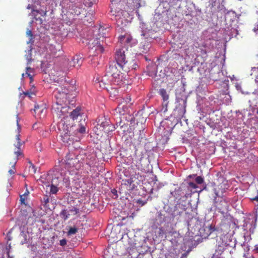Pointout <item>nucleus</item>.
Returning <instances> with one entry per match:
<instances>
[{"label": "nucleus", "mask_w": 258, "mask_h": 258, "mask_svg": "<svg viewBox=\"0 0 258 258\" xmlns=\"http://www.w3.org/2000/svg\"><path fill=\"white\" fill-rule=\"evenodd\" d=\"M69 91L66 86L59 85L55 88L53 91V95L56 99L55 102H64L67 99V96Z\"/></svg>", "instance_id": "obj_7"}, {"label": "nucleus", "mask_w": 258, "mask_h": 258, "mask_svg": "<svg viewBox=\"0 0 258 258\" xmlns=\"http://www.w3.org/2000/svg\"><path fill=\"white\" fill-rule=\"evenodd\" d=\"M132 40V37L128 34L121 35L119 37V43L122 45L131 46L130 43Z\"/></svg>", "instance_id": "obj_15"}, {"label": "nucleus", "mask_w": 258, "mask_h": 258, "mask_svg": "<svg viewBox=\"0 0 258 258\" xmlns=\"http://www.w3.org/2000/svg\"><path fill=\"white\" fill-rule=\"evenodd\" d=\"M188 184L189 186L192 188L195 189L197 187V185L194 182H189Z\"/></svg>", "instance_id": "obj_34"}, {"label": "nucleus", "mask_w": 258, "mask_h": 258, "mask_svg": "<svg viewBox=\"0 0 258 258\" xmlns=\"http://www.w3.org/2000/svg\"><path fill=\"white\" fill-rule=\"evenodd\" d=\"M17 159H15V160L14 161V163H12V166L13 167V169H11L9 170V173L12 175V174H14L16 172V169H15V165L16 164V163L17 162Z\"/></svg>", "instance_id": "obj_27"}, {"label": "nucleus", "mask_w": 258, "mask_h": 258, "mask_svg": "<svg viewBox=\"0 0 258 258\" xmlns=\"http://www.w3.org/2000/svg\"><path fill=\"white\" fill-rule=\"evenodd\" d=\"M26 33H27V35L28 36H31V37H32V36H33L32 32V31H31V30H28L27 31Z\"/></svg>", "instance_id": "obj_39"}, {"label": "nucleus", "mask_w": 258, "mask_h": 258, "mask_svg": "<svg viewBox=\"0 0 258 258\" xmlns=\"http://www.w3.org/2000/svg\"><path fill=\"white\" fill-rule=\"evenodd\" d=\"M217 207L220 212L224 213L228 208V204L225 200H222L218 204Z\"/></svg>", "instance_id": "obj_19"}, {"label": "nucleus", "mask_w": 258, "mask_h": 258, "mask_svg": "<svg viewBox=\"0 0 258 258\" xmlns=\"http://www.w3.org/2000/svg\"><path fill=\"white\" fill-rule=\"evenodd\" d=\"M29 163L30 164L29 171H31L33 174L35 173L36 172V168L31 161H30Z\"/></svg>", "instance_id": "obj_29"}, {"label": "nucleus", "mask_w": 258, "mask_h": 258, "mask_svg": "<svg viewBox=\"0 0 258 258\" xmlns=\"http://www.w3.org/2000/svg\"><path fill=\"white\" fill-rule=\"evenodd\" d=\"M131 101V97L130 96L127 97L126 98L125 100V102H126V103H130Z\"/></svg>", "instance_id": "obj_40"}, {"label": "nucleus", "mask_w": 258, "mask_h": 258, "mask_svg": "<svg viewBox=\"0 0 258 258\" xmlns=\"http://www.w3.org/2000/svg\"><path fill=\"white\" fill-rule=\"evenodd\" d=\"M26 74L29 77V78L30 79V83H32L33 81V76L31 74H30V73H28V72H26Z\"/></svg>", "instance_id": "obj_38"}, {"label": "nucleus", "mask_w": 258, "mask_h": 258, "mask_svg": "<svg viewBox=\"0 0 258 258\" xmlns=\"http://www.w3.org/2000/svg\"><path fill=\"white\" fill-rule=\"evenodd\" d=\"M81 108L80 107H77L76 109H74L70 113L69 116L73 119L75 120L78 118V117L81 115Z\"/></svg>", "instance_id": "obj_16"}, {"label": "nucleus", "mask_w": 258, "mask_h": 258, "mask_svg": "<svg viewBox=\"0 0 258 258\" xmlns=\"http://www.w3.org/2000/svg\"><path fill=\"white\" fill-rule=\"evenodd\" d=\"M71 156L70 155L66 156L65 167L70 172H75L76 171L75 170H79L83 166L86 159V155L85 153H80L74 158H71Z\"/></svg>", "instance_id": "obj_3"}, {"label": "nucleus", "mask_w": 258, "mask_h": 258, "mask_svg": "<svg viewBox=\"0 0 258 258\" xmlns=\"http://www.w3.org/2000/svg\"><path fill=\"white\" fill-rule=\"evenodd\" d=\"M78 125L79 127H78L77 128H76V129L74 130V132H73V133L75 134L76 136H79L80 137V134H84L85 133L86 128L83 125L80 126L79 124H78Z\"/></svg>", "instance_id": "obj_20"}, {"label": "nucleus", "mask_w": 258, "mask_h": 258, "mask_svg": "<svg viewBox=\"0 0 258 258\" xmlns=\"http://www.w3.org/2000/svg\"><path fill=\"white\" fill-rule=\"evenodd\" d=\"M115 61H113V62H116L117 63L121 64L122 66H124V65L126 63L125 60V50L123 46L121 48L116 49L115 55Z\"/></svg>", "instance_id": "obj_11"}, {"label": "nucleus", "mask_w": 258, "mask_h": 258, "mask_svg": "<svg viewBox=\"0 0 258 258\" xmlns=\"http://www.w3.org/2000/svg\"><path fill=\"white\" fill-rule=\"evenodd\" d=\"M66 121L62 123L63 131L61 133V137L62 142L64 143L71 145L73 144L75 142H79L81 140V137L79 136H76L75 134L71 133L74 132V128L76 127V125H72L70 127L66 125L67 128H65Z\"/></svg>", "instance_id": "obj_4"}, {"label": "nucleus", "mask_w": 258, "mask_h": 258, "mask_svg": "<svg viewBox=\"0 0 258 258\" xmlns=\"http://www.w3.org/2000/svg\"><path fill=\"white\" fill-rule=\"evenodd\" d=\"M177 101H178V102H179V101H180L179 99H177Z\"/></svg>", "instance_id": "obj_47"}, {"label": "nucleus", "mask_w": 258, "mask_h": 258, "mask_svg": "<svg viewBox=\"0 0 258 258\" xmlns=\"http://www.w3.org/2000/svg\"><path fill=\"white\" fill-rule=\"evenodd\" d=\"M42 202L44 204V205L46 207L47 206V204L49 201V198L47 195H44L41 200Z\"/></svg>", "instance_id": "obj_28"}, {"label": "nucleus", "mask_w": 258, "mask_h": 258, "mask_svg": "<svg viewBox=\"0 0 258 258\" xmlns=\"http://www.w3.org/2000/svg\"><path fill=\"white\" fill-rule=\"evenodd\" d=\"M17 125L18 126V132L20 131V125L19 124V120L18 119H17ZM16 141L17 143L14 144L15 146V148L14 149V152L15 155L16 156V159L18 160L19 157H24V155L23 154V148L24 147V142L21 141L20 139V135L19 133H18V135H16Z\"/></svg>", "instance_id": "obj_6"}, {"label": "nucleus", "mask_w": 258, "mask_h": 258, "mask_svg": "<svg viewBox=\"0 0 258 258\" xmlns=\"http://www.w3.org/2000/svg\"><path fill=\"white\" fill-rule=\"evenodd\" d=\"M46 110V108L43 105H35L34 109L35 113L40 118L45 116Z\"/></svg>", "instance_id": "obj_14"}, {"label": "nucleus", "mask_w": 258, "mask_h": 258, "mask_svg": "<svg viewBox=\"0 0 258 258\" xmlns=\"http://www.w3.org/2000/svg\"><path fill=\"white\" fill-rule=\"evenodd\" d=\"M112 194H113L114 195H117V190H115V189H113L112 190Z\"/></svg>", "instance_id": "obj_41"}, {"label": "nucleus", "mask_w": 258, "mask_h": 258, "mask_svg": "<svg viewBox=\"0 0 258 258\" xmlns=\"http://www.w3.org/2000/svg\"><path fill=\"white\" fill-rule=\"evenodd\" d=\"M121 86L112 85L110 87H109L106 90L110 94L111 96H115L118 94V88Z\"/></svg>", "instance_id": "obj_17"}, {"label": "nucleus", "mask_w": 258, "mask_h": 258, "mask_svg": "<svg viewBox=\"0 0 258 258\" xmlns=\"http://www.w3.org/2000/svg\"><path fill=\"white\" fill-rule=\"evenodd\" d=\"M181 101H182L183 102V111H182V113H184L185 112V111H186V110H185L186 103V99H181Z\"/></svg>", "instance_id": "obj_33"}, {"label": "nucleus", "mask_w": 258, "mask_h": 258, "mask_svg": "<svg viewBox=\"0 0 258 258\" xmlns=\"http://www.w3.org/2000/svg\"><path fill=\"white\" fill-rule=\"evenodd\" d=\"M254 250L257 253H258V245H256L255 246Z\"/></svg>", "instance_id": "obj_43"}, {"label": "nucleus", "mask_w": 258, "mask_h": 258, "mask_svg": "<svg viewBox=\"0 0 258 258\" xmlns=\"http://www.w3.org/2000/svg\"><path fill=\"white\" fill-rule=\"evenodd\" d=\"M159 94L162 96L164 101H166L169 98V96L164 89H161L159 90Z\"/></svg>", "instance_id": "obj_22"}, {"label": "nucleus", "mask_w": 258, "mask_h": 258, "mask_svg": "<svg viewBox=\"0 0 258 258\" xmlns=\"http://www.w3.org/2000/svg\"><path fill=\"white\" fill-rule=\"evenodd\" d=\"M138 175H132L130 178L123 180L122 186H126L128 190L134 189L141 183V180L138 178Z\"/></svg>", "instance_id": "obj_9"}, {"label": "nucleus", "mask_w": 258, "mask_h": 258, "mask_svg": "<svg viewBox=\"0 0 258 258\" xmlns=\"http://www.w3.org/2000/svg\"><path fill=\"white\" fill-rule=\"evenodd\" d=\"M20 201H21L22 203H23L25 201V199L22 197V196H21Z\"/></svg>", "instance_id": "obj_42"}, {"label": "nucleus", "mask_w": 258, "mask_h": 258, "mask_svg": "<svg viewBox=\"0 0 258 258\" xmlns=\"http://www.w3.org/2000/svg\"><path fill=\"white\" fill-rule=\"evenodd\" d=\"M95 50H97V51H99L101 53H102L104 51V48H103V46L100 44H99L96 46V48Z\"/></svg>", "instance_id": "obj_32"}, {"label": "nucleus", "mask_w": 258, "mask_h": 258, "mask_svg": "<svg viewBox=\"0 0 258 258\" xmlns=\"http://www.w3.org/2000/svg\"><path fill=\"white\" fill-rule=\"evenodd\" d=\"M69 211V213L71 214H71L76 215L79 213V210L78 209H77V208L73 207L71 209H70Z\"/></svg>", "instance_id": "obj_30"}, {"label": "nucleus", "mask_w": 258, "mask_h": 258, "mask_svg": "<svg viewBox=\"0 0 258 258\" xmlns=\"http://www.w3.org/2000/svg\"><path fill=\"white\" fill-rule=\"evenodd\" d=\"M24 94L26 95H28L29 94V93L28 92H26L24 93Z\"/></svg>", "instance_id": "obj_44"}, {"label": "nucleus", "mask_w": 258, "mask_h": 258, "mask_svg": "<svg viewBox=\"0 0 258 258\" xmlns=\"http://www.w3.org/2000/svg\"><path fill=\"white\" fill-rule=\"evenodd\" d=\"M144 40L141 42L140 51L141 53H147L151 47L150 41L148 40L149 35L147 33L143 34Z\"/></svg>", "instance_id": "obj_12"}, {"label": "nucleus", "mask_w": 258, "mask_h": 258, "mask_svg": "<svg viewBox=\"0 0 258 258\" xmlns=\"http://www.w3.org/2000/svg\"><path fill=\"white\" fill-rule=\"evenodd\" d=\"M57 179H53L52 180V183L50 185V192L52 194H55L58 191V188L57 187V185H54V182H55V180H57Z\"/></svg>", "instance_id": "obj_21"}, {"label": "nucleus", "mask_w": 258, "mask_h": 258, "mask_svg": "<svg viewBox=\"0 0 258 258\" xmlns=\"http://www.w3.org/2000/svg\"><path fill=\"white\" fill-rule=\"evenodd\" d=\"M64 102H55V103L52 106V111L54 116L58 118L61 119V123H63L64 121H63V119L68 118L69 116L68 114L69 113V107L66 105H63Z\"/></svg>", "instance_id": "obj_5"}, {"label": "nucleus", "mask_w": 258, "mask_h": 258, "mask_svg": "<svg viewBox=\"0 0 258 258\" xmlns=\"http://www.w3.org/2000/svg\"><path fill=\"white\" fill-rule=\"evenodd\" d=\"M149 76L155 77L156 75V67L155 66L151 67L148 71Z\"/></svg>", "instance_id": "obj_23"}, {"label": "nucleus", "mask_w": 258, "mask_h": 258, "mask_svg": "<svg viewBox=\"0 0 258 258\" xmlns=\"http://www.w3.org/2000/svg\"><path fill=\"white\" fill-rule=\"evenodd\" d=\"M96 127L97 129L99 130L100 132L106 134L115 130V127L110 123V121L103 117L98 119Z\"/></svg>", "instance_id": "obj_8"}, {"label": "nucleus", "mask_w": 258, "mask_h": 258, "mask_svg": "<svg viewBox=\"0 0 258 258\" xmlns=\"http://www.w3.org/2000/svg\"><path fill=\"white\" fill-rule=\"evenodd\" d=\"M95 85L96 87L99 86L100 88L106 90L111 86L115 85L112 83L110 80V77L107 75V74H106L103 77H102L100 80H96Z\"/></svg>", "instance_id": "obj_10"}, {"label": "nucleus", "mask_w": 258, "mask_h": 258, "mask_svg": "<svg viewBox=\"0 0 258 258\" xmlns=\"http://www.w3.org/2000/svg\"><path fill=\"white\" fill-rule=\"evenodd\" d=\"M108 32V29L107 28H104L102 26H100L98 29V37H97V39H100L101 37L104 38L107 36V34Z\"/></svg>", "instance_id": "obj_18"}, {"label": "nucleus", "mask_w": 258, "mask_h": 258, "mask_svg": "<svg viewBox=\"0 0 258 258\" xmlns=\"http://www.w3.org/2000/svg\"><path fill=\"white\" fill-rule=\"evenodd\" d=\"M123 66L119 64L116 62H112L107 69L106 74L110 77L112 83L117 86H121L123 84V76L121 71Z\"/></svg>", "instance_id": "obj_1"}, {"label": "nucleus", "mask_w": 258, "mask_h": 258, "mask_svg": "<svg viewBox=\"0 0 258 258\" xmlns=\"http://www.w3.org/2000/svg\"><path fill=\"white\" fill-rule=\"evenodd\" d=\"M111 13H112V15H115V14H114V13H113V11H111Z\"/></svg>", "instance_id": "obj_45"}, {"label": "nucleus", "mask_w": 258, "mask_h": 258, "mask_svg": "<svg viewBox=\"0 0 258 258\" xmlns=\"http://www.w3.org/2000/svg\"><path fill=\"white\" fill-rule=\"evenodd\" d=\"M257 113H258V111H257Z\"/></svg>", "instance_id": "obj_49"}, {"label": "nucleus", "mask_w": 258, "mask_h": 258, "mask_svg": "<svg viewBox=\"0 0 258 258\" xmlns=\"http://www.w3.org/2000/svg\"><path fill=\"white\" fill-rule=\"evenodd\" d=\"M132 163L143 172L148 173L150 170V161L146 152L136 151Z\"/></svg>", "instance_id": "obj_2"}, {"label": "nucleus", "mask_w": 258, "mask_h": 258, "mask_svg": "<svg viewBox=\"0 0 258 258\" xmlns=\"http://www.w3.org/2000/svg\"><path fill=\"white\" fill-rule=\"evenodd\" d=\"M78 232V228L75 227H71L69 228V231H68V235H72L75 234Z\"/></svg>", "instance_id": "obj_26"}, {"label": "nucleus", "mask_w": 258, "mask_h": 258, "mask_svg": "<svg viewBox=\"0 0 258 258\" xmlns=\"http://www.w3.org/2000/svg\"><path fill=\"white\" fill-rule=\"evenodd\" d=\"M60 215L62 216L63 219L66 220L69 217V216L71 215V214L67 210H63L61 212Z\"/></svg>", "instance_id": "obj_24"}, {"label": "nucleus", "mask_w": 258, "mask_h": 258, "mask_svg": "<svg viewBox=\"0 0 258 258\" xmlns=\"http://www.w3.org/2000/svg\"><path fill=\"white\" fill-rule=\"evenodd\" d=\"M195 181L198 184H202L204 182V179L202 176H199L196 178Z\"/></svg>", "instance_id": "obj_31"}, {"label": "nucleus", "mask_w": 258, "mask_h": 258, "mask_svg": "<svg viewBox=\"0 0 258 258\" xmlns=\"http://www.w3.org/2000/svg\"><path fill=\"white\" fill-rule=\"evenodd\" d=\"M33 11L34 12H36L38 14H39L41 16L45 17L46 16L47 10L45 8V9H40V10H33Z\"/></svg>", "instance_id": "obj_25"}, {"label": "nucleus", "mask_w": 258, "mask_h": 258, "mask_svg": "<svg viewBox=\"0 0 258 258\" xmlns=\"http://www.w3.org/2000/svg\"><path fill=\"white\" fill-rule=\"evenodd\" d=\"M60 245L61 246H64L67 244V240L65 239H63L59 241Z\"/></svg>", "instance_id": "obj_35"}, {"label": "nucleus", "mask_w": 258, "mask_h": 258, "mask_svg": "<svg viewBox=\"0 0 258 258\" xmlns=\"http://www.w3.org/2000/svg\"><path fill=\"white\" fill-rule=\"evenodd\" d=\"M26 72H28V73H34V70L30 67H27L26 68Z\"/></svg>", "instance_id": "obj_36"}, {"label": "nucleus", "mask_w": 258, "mask_h": 258, "mask_svg": "<svg viewBox=\"0 0 258 258\" xmlns=\"http://www.w3.org/2000/svg\"><path fill=\"white\" fill-rule=\"evenodd\" d=\"M22 77H24V74H22Z\"/></svg>", "instance_id": "obj_46"}, {"label": "nucleus", "mask_w": 258, "mask_h": 258, "mask_svg": "<svg viewBox=\"0 0 258 258\" xmlns=\"http://www.w3.org/2000/svg\"><path fill=\"white\" fill-rule=\"evenodd\" d=\"M206 228L208 229L210 231V234H211L212 231H214L215 230L214 227H213L212 225H210L207 227Z\"/></svg>", "instance_id": "obj_37"}, {"label": "nucleus", "mask_w": 258, "mask_h": 258, "mask_svg": "<svg viewBox=\"0 0 258 258\" xmlns=\"http://www.w3.org/2000/svg\"><path fill=\"white\" fill-rule=\"evenodd\" d=\"M82 62V57L80 55H76L71 61H69V68L68 69L71 68L72 67H74L78 69L81 66Z\"/></svg>", "instance_id": "obj_13"}, {"label": "nucleus", "mask_w": 258, "mask_h": 258, "mask_svg": "<svg viewBox=\"0 0 258 258\" xmlns=\"http://www.w3.org/2000/svg\"><path fill=\"white\" fill-rule=\"evenodd\" d=\"M30 62V60H29L28 63H29Z\"/></svg>", "instance_id": "obj_48"}]
</instances>
